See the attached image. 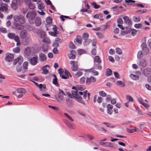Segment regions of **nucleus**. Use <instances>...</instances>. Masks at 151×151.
Masks as SVG:
<instances>
[{
	"label": "nucleus",
	"instance_id": "nucleus-15",
	"mask_svg": "<svg viewBox=\"0 0 151 151\" xmlns=\"http://www.w3.org/2000/svg\"><path fill=\"white\" fill-rule=\"evenodd\" d=\"M27 32L25 30H23L20 32V37L21 38L24 39L27 36Z\"/></svg>",
	"mask_w": 151,
	"mask_h": 151
},
{
	"label": "nucleus",
	"instance_id": "nucleus-62",
	"mask_svg": "<svg viewBox=\"0 0 151 151\" xmlns=\"http://www.w3.org/2000/svg\"><path fill=\"white\" fill-rule=\"evenodd\" d=\"M131 34L132 36H134L136 35L137 33V30L135 29H132Z\"/></svg>",
	"mask_w": 151,
	"mask_h": 151
},
{
	"label": "nucleus",
	"instance_id": "nucleus-43",
	"mask_svg": "<svg viewBox=\"0 0 151 151\" xmlns=\"http://www.w3.org/2000/svg\"><path fill=\"white\" fill-rule=\"evenodd\" d=\"M42 49L43 52L45 53H47L48 52V47L47 46L43 45Z\"/></svg>",
	"mask_w": 151,
	"mask_h": 151
},
{
	"label": "nucleus",
	"instance_id": "nucleus-13",
	"mask_svg": "<svg viewBox=\"0 0 151 151\" xmlns=\"http://www.w3.org/2000/svg\"><path fill=\"white\" fill-rule=\"evenodd\" d=\"M35 25L37 27L40 26L42 23L41 18L39 17H37L35 19Z\"/></svg>",
	"mask_w": 151,
	"mask_h": 151
},
{
	"label": "nucleus",
	"instance_id": "nucleus-30",
	"mask_svg": "<svg viewBox=\"0 0 151 151\" xmlns=\"http://www.w3.org/2000/svg\"><path fill=\"white\" fill-rule=\"evenodd\" d=\"M41 1H39L37 3L39 4L38 6V8L40 9H42L44 8L45 6L43 4L41 3Z\"/></svg>",
	"mask_w": 151,
	"mask_h": 151
},
{
	"label": "nucleus",
	"instance_id": "nucleus-61",
	"mask_svg": "<svg viewBox=\"0 0 151 151\" xmlns=\"http://www.w3.org/2000/svg\"><path fill=\"white\" fill-rule=\"evenodd\" d=\"M76 87L78 89L81 91H83L85 89L82 86H77Z\"/></svg>",
	"mask_w": 151,
	"mask_h": 151
},
{
	"label": "nucleus",
	"instance_id": "nucleus-5",
	"mask_svg": "<svg viewBox=\"0 0 151 151\" xmlns=\"http://www.w3.org/2000/svg\"><path fill=\"white\" fill-rule=\"evenodd\" d=\"M23 0H12L11 5L12 8L14 10H16L18 9L17 5L18 4V2H22Z\"/></svg>",
	"mask_w": 151,
	"mask_h": 151
},
{
	"label": "nucleus",
	"instance_id": "nucleus-12",
	"mask_svg": "<svg viewBox=\"0 0 151 151\" xmlns=\"http://www.w3.org/2000/svg\"><path fill=\"white\" fill-rule=\"evenodd\" d=\"M24 53L26 56L27 57L31 56L32 55L31 48L29 47H26Z\"/></svg>",
	"mask_w": 151,
	"mask_h": 151
},
{
	"label": "nucleus",
	"instance_id": "nucleus-39",
	"mask_svg": "<svg viewBox=\"0 0 151 151\" xmlns=\"http://www.w3.org/2000/svg\"><path fill=\"white\" fill-rule=\"evenodd\" d=\"M47 65L44 66L43 68V72H42V74H46L48 73V70L46 69V66Z\"/></svg>",
	"mask_w": 151,
	"mask_h": 151
},
{
	"label": "nucleus",
	"instance_id": "nucleus-51",
	"mask_svg": "<svg viewBox=\"0 0 151 151\" xmlns=\"http://www.w3.org/2000/svg\"><path fill=\"white\" fill-rule=\"evenodd\" d=\"M13 51L15 53H18L20 51V49L19 47H16L13 48Z\"/></svg>",
	"mask_w": 151,
	"mask_h": 151
},
{
	"label": "nucleus",
	"instance_id": "nucleus-58",
	"mask_svg": "<svg viewBox=\"0 0 151 151\" xmlns=\"http://www.w3.org/2000/svg\"><path fill=\"white\" fill-rule=\"evenodd\" d=\"M143 54V52L142 51H139L137 53V58L140 59L141 58V55Z\"/></svg>",
	"mask_w": 151,
	"mask_h": 151
},
{
	"label": "nucleus",
	"instance_id": "nucleus-37",
	"mask_svg": "<svg viewBox=\"0 0 151 151\" xmlns=\"http://www.w3.org/2000/svg\"><path fill=\"white\" fill-rule=\"evenodd\" d=\"M117 84L119 86L123 87L125 86V84L123 82L121 81H118L116 82Z\"/></svg>",
	"mask_w": 151,
	"mask_h": 151
},
{
	"label": "nucleus",
	"instance_id": "nucleus-31",
	"mask_svg": "<svg viewBox=\"0 0 151 151\" xmlns=\"http://www.w3.org/2000/svg\"><path fill=\"white\" fill-rule=\"evenodd\" d=\"M42 38V41L43 42L48 44L50 43V40L48 38L44 37Z\"/></svg>",
	"mask_w": 151,
	"mask_h": 151
},
{
	"label": "nucleus",
	"instance_id": "nucleus-7",
	"mask_svg": "<svg viewBox=\"0 0 151 151\" xmlns=\"http://www.w3.org/2000/svg\"><path fill=\"white\" fill-rule=\"evenodd\" d=\"M8 5L6 4L1 3L0 4V11L4 12H7L8 10Z\"/></svg>",
	"mask_w": 151,
	"mask_h": 151
},
{
	"label": "nucleus",
	"instance_id": "nucleus-11",
	"mask_svg": "<svg viewBox=\"0 0 151 151\" xmlns=\"http://www.w3.org/2000/svg\"><path fill=\"white\" fill-rule=\"evenodd\" d=\"M38 57L36 55L31 58L30 61V63L32 65L34 66L36 65L38 63Z\"/></svg>",
	"mask_w": 151,
	"mask_h": 151
},
{
	"label": "nucleus",
	"instance_id": "nucleus-18",
	"mask_svg": "<svg viewBox=\"0 0 151 151\" xmlns=\"http://www.w3.org/2000/svg\"><path fill=\"white\" fill-rule=\"evenodd\" d=\"M151 70L150 68H146L144 69L143 73L145 75L148 76L151 73Z\"/></svg>",
	"mask_w": 151,
	"mask_h": 151
},
{
	"label": "nucleus",
	"instance_id": "nucleus-6",
	"mask_svg": "<svg viewBox=\"0 0 151 151\" xmlns=\"http://www.w3.org/2000/svg\"><path fill=\"white\" fill-rule=\"evenodd\" d=\"M70 64L72 65L71 68L73 71H75L78 70V66L77 62H75L74 61H70Z\"/></svg>",
	"mask_w": 151,
	"mask_h": 151
},
{
	"label": "nucleus",
	"instance_id": "nucleus-9",
	"mask_svg": "<svg viewBox=\"0 0 151 151\" xmlns=\"http://www.w3.org/2000/svg\"><path fill=\"white\" fill-rule=\"evenodd\" d=\"M96 79L94 77L91 76L90 77H88L86 78V83L87 84L90 85L91 83H94L96 82Z\"/></svg>",
	"mask_w": 151,
	"mask_h": 151
},
{
	"label": "nucleus",
	"instance_id": "nucleus-21",
	"mask_svg": "<svg viewBox=\"0 0 151 151\" xmlns=\"http://www.w3.org/2000/svg\"><path fill=\"white\" fill-rule=\"evenodd\" d=\"M74 97L76 99V100L78 102L83 104L84 105H85V102H83L82 100V98L80 96L78 95Z\"/></svg>",
	"mask_w": 151,
	"mask_h": 151
},
{
	"label": "nucleus",
	"instance_id": "nucleus-1",
	"mask_svg": "<svg viewBox=\"0 0 151 151\" xmlns=\"http://www.w3.org/2000/svg\"><path fill=\"white\" fill-rule=\"evenodd\" d=\"M64 115L68 120H67L64 119V123L66 124L67 126L69 128L71 129H75L76 128V126L75 124L73 123L74 121L73 119L67 113H64Z\"/></svg>",
	"mask_w": 151,
	"mask_h": 151
},
{
	"label": "nucleus",
	"instance_id": "nucleus-42",
	"mask_svg": "<svg viewBox=\"0 0 151 151\" xmlns=\"http://www.w3.org/2000/svg\"><path fill=\"white\" fill-rule=\"evenodd\" d=\"M52 83L54 84L56 86H59L57 81V78H54L53 80Z\"/></svg>",
	"mask_w": 151,
	"mask_h": 151
},
{
	"label": "nucleus",
	"instance_id": "nucleus-47",
	"mask_svg": "<svg viewBox=\"0 0 151 151\" xmlns=\"http://www.w3.org/2000/svg\"><path fill=\"white\" fill-rule=\"evenodd\" d=\"M22 66L21 65L19 64L16 67V69L17 72H20L22 69Z\"/></svg>",
	"mask_w": 151,
	"mask_h": 151
},
{
	"label": "nucleus",
	"instance_id": "nucleus-25",
	"mask_svg": "<svg viewBox=\"0 0 151 151\" xmlns=\"http://www.w3.org/2000/svg\"><path fill=\"white\" fill-rule=\"evenodd\" d=\"M28 2L29 8L30 9H34L35 8V6L34 4H32L30 0H27Z\"/></svg>",
	"mask_w": 151,
	"mask_h": 151
},
{
	"label": "nucleus",
	"instance_id": "nucleus-50",
	"mask_svg": "<svg viewBox=\"0 0 151 151\" xmlns=\"http://www.w3.org/2000/svg\"><path fill=\"white\" fill-rule=\"evenodd\" d=\"M39 88L40 89V90L42 91V89L43 88V89H45L46 88V86L45 84L42 85L41 84H40L38 86Z\"/></svg>",
	"mask_w": 151,
	"mask_h": 151
},
{
	"label": "nucleus",
	"instance_id": "nucleus-20",
	"mask_svg": "<svg viewBox=\"0 0 151 151\" xmlns=\"http://www.w3.org/2000/svg\"><path fill=\"white\" fill-rule=\"evenodd\" d=\"M101 60L99 56H96L94 57L93 59L94 63H101Z\"/></svg>",
	"mask_w": 151,
	"mask_h": 151
},
{
	"label": "nucleus",
	"instance_id": "nucleus-38",
	"mask_svg": "<svg viewBox=\"0 0 151 151\" xmlns=\"http://www.w3.org/2000/svg\"><path fill=\"white\" fill-rule=\"evenodd\" d=\"M28 65V63L27 62H25L24 63L23 66V68L24 70V71L23 72H24L26 71V70H27Z\"/></svg>",
	"mask_w": 151,
	"mask_h": 151
},
{
	"label": "nucleus",
	"instance_id": "nucleus-10",
	"mask_svg": "<svg viewBox=\"0 0 151 151\" xmlns=\"http://www.w3.org/2000/svg\"><path fill=\"white\" fill-rule=\"evenodd\" d=\"M124 23V24H126L128 26H130L132 24V22L130 19L129 18V17L127 16H125L123 18Z\"/></svg>",
	"mask_w": 151,
	"mask_h": 151
},
{
	"label": "nucleus",
	"instance_id": "nucleus-19",
	"mask_svg": "<svg viewBox=\"0 0 151 151\" xmlns=\"http://www.w3.org/2000/svg\"><path fill=\"white\" fill-rule=\"evenodd\" d=\"M139 65L143 67H145L147 65L146 61L144 59H142L139 62Z\"/></svg>",
	"mask_w": 151,
	"mask_h": 151
},
{
	"label": "nucleus",
	"instance_id": "nucleus-55",
	"mask_svg": "<svg viewBox=\"0 0 151 151\" xmlns=\"http://www.w3.org/2000/svg\"><path fill=\"white\" fill-rule=\"evenodd\" d=\"M130 26H128V27H126V31L127 34L130 33L132 30V29L129 27Z\"/></svg>",
	"mask_w": 151,
	"mask_h": 151
},
{
	"label": "nucleus",
	"instance_id": "nucleus-36",
	"mask_svg": "<svg viewBox=\"0 0 151 151\" xmlns=\"http://www.w3.org/2000/svg\"><path fill=\"white\" fill-rule=\"evenodd\" d=\"M16 35V34L14 33H9L8 34V36L10 39H13Z\"/></svg>",
	"mask_w": 151,
	"mask_h": 151
},
{
	"label": "nucleus",
	"instance_id": "nucleus-46",
	"mask_svg": "<svg viewBox=\"0 0 151 151\" xmlns=\"http://www.w3.org/2000/svg\"><path fill=\"white\" fill-rule=\"evenodd\" d=\"M77 52L78 55H81L84 53L86 52V51L80 49L77 50Z\"/></svg>",
	"mask_w": 151,
	"mask_h": 151
},
{
	"label": "nucleus",
	"instance_id": "nucleus-60",
	"mask_svg": "<svg viewBox=\"0 0 151 151\" xmlns=\"http://www.w3.org/2000/svg\"><path fill=\"white\" fill-rule=\"evenodd\" d=\"M146 10L145 9H141L139 10L136 11V13H139L140 14H142L145 12Z\"/></svg>",
	"mask_w": 151,
	"mask_h": 151
},
{
	"label": "nucleus",
	"instance_id": "nucleus-45",
	"mask_svg": "<svg viewBox=\"0 0 151 151\" xmlns=\"http://www.w3.org/2000/svg\"><path fill=\"white\" fill-rule=\"evenodd\" d=\"M115 50L117 54L120 55L122 54V50L120 48L117 47L116 48Z\"/></svg>",
	"mask_w": 151,
	"mask_h": 151
},
{
	"label": "nucleus",
	"instance_id": "nucleus-29",
	"mask_svg": "<svg viewBox=\"0 0 151 151\" xmlns=\"http://www.w3.org/2000/svg\"><path fill=\"white\" fill-rule=\"evenodd\" d=\"M17 91L19 93H25L26 91L25 88H20L18 89Z\"/></svg>",
	"mask_w": 151,
	"mask_h": 151
},
{
	"label": "nucleus",
	"instance_id": "nucleus-24",
	"mask_svg": "<svg viewBox=\"0 0 151 151\" xmlns=\"http://www.w3.org/2000/svg\"><path fill=\"white\" fill-rule=\"evenodd\" d=\"M66 105L68 106H71L73 105L72 100L70 98H68L66 99Z\"/></svg>",
	"mask_w": 151,
	"mask_h": 151
},
{
	"label": "nucleus",
	"instance_id": "nucleus-44",
	"mask_svg": "<svg viewBox=\"0 0 151 151\" xmlns=\"http://www.w3.org/2000/svg\"><path fill=\"white\" fill-rule=\"evenodd\" d=\"M18 59V64L21 65L23 62V58L22 57H19L17 58Z\"/></svg>",
	"mask_w": 151,
	"mask_h": 151
},
{
	"label": "nucleus",
	"instance_id": "nucleus-52",
	"mask_svg": "<svg viewBox=\"0 0 151 151\" xmlns=\"http://www.w3.org/2000/svg\"><path fill=\"white\" fill-rule=\"evenodd\" d=\"M82 74V73L80 71H78L75 74V76L77 78H78Z\"/></svg>",
	"mask_w": 151,
	"mask_h": 151
},
{
	"label": "nucleus",
	"instance_id": "nucleus-57",
	"mask_svg": "<svg viewBox=\"0 0 151 151\" xmlns=\"http://www.w3.org/2000/svg\"><path fill=\"white\" fill-rule=\"evenodd\" d=\"M85 80L86 79L84 77H82L80 79V82L81 84H83L85 83Z\"/></svg>",
	"mask_w": 151,
	"mask_h": 151
},
{
	"label": "nucleus",
	"instance_id": "nucleus-34",
	"mask_svg": "<svg viewBox=\"0 0 151 151\" xmlns=\"http://www.w3.org/2000/svg\"><path fill=\"white\" fill-rule=\"evenodd\" d=\"M130 77L132 79L136 80L139 79V77L138 76L135 75L133 74H131L130 75Z\"/></svg>",
	"mask_w": 151,
	"mask_h": 151
},
{
	"label": "nucleus",
	"instance_id": "nucleus-17",
	"mask_svg": "<svg viewBox=\"0 0 151 151\" xmlns=\"http://www.w3.org/2000/svg\"><path fill=\"white\" fill-rule=\"evenodd\" d=\"M39 58L40 61H41L44 62L47 60L46 56L42 53L39 54Z\"/></svg>",
	"mask_w": 151,
	"mask_h": 151
},
{
	"label": "nucleus",
	"instance_id": "nucleus-53",
	"mask_svg": "<svg viewBox=\"0 0 151 151\" xmlns=\"http://www.w3.org/2000/svg\"><path fill=\"white\" fill-rule=\"evenodd\" d=\"M70 48L71 49H75L76 48V46L73 42H70L69 44Z\"/></svg>",
	"mask_w": 151,
	"mask_h": 151
},
{
	"label": "nucleus",
	"instance_id": "nucleus-54",
	"mask_svg": "<svg viewBox=\"0 0 151 151\" xmlns=\"http://www.w3.org/2000/svg\"><path fill=\"white\" fill-rule=\"evenodd\" d=\"M100 95L103 97H105L106 96V94L104 91H100L99 92Z\"/></svg>",
	"mask_w": 151,
	"mask_h": 151
},
{
	"label": "nucleus",
	"instance_id": "nucleus-49",
	"mask_svg": "<svg viewBox=\"0 0 151 151\" xmlns=\"http://www.w3.org/2000/svg\"><path fill=\"white\" fill-rule=\"evenodd\" d=\"M126 98L130 102H133V98L130 96L127 95L126 96Z\"/></svg>",
	"mask_w": 151,
	"mask_h": 151
},
{
	"label": "nucleus",
	"instance_id": "nucleus-3",
	"mask_svg": "<svg viewBox=\"0 0 151 151\" xmlns=\"http://www.w3.org/2000/svg\"><path fill=\"white\" fill-rule=\"evenodd\" d=\"M58 94L55 96V97L58 101L61 104H63L65 101L63 95H65L62 90L59 89Z\"/></svg>",
	"mask_w": 151,
	"mask_h": 151
},
{
	"label": "nucleus",
	"instance_id": "nucleus-41",
	"mask_svg": "<svg viewBox=\"0 0 151 151\" xmlns=\"http://www.w3.org/2000/svg\"><path fill=\"white\" fill-rule=\"evenodd\" d=\"M78 91L77 90V91L76 90V91H72V94L73 96L74 97L76 96H78Z\"/></svg>",
	"mask_w": 151,
	"mask_h": 151
},
{
	"label": "nucleus",
	"instance_id": "nucleus-23",
	"mask_svg": "<svg viewBox=\"0 0 151 151\" xmlns=\"http://www.w3.org/2000/svg\"><path fill=\"white\" fill-rule=\"evenodd\" d=\"M100 64L99 63H94L93 68L94 69L101 70L102 67Z\"/></svg>",
	"mask_w": 151,
	"mask_h": 151
},
{
	"label": "nucleus",
	"instance_id": "nucleus-48",
	"mask_svg": "<svg viewBox=\"0 0 151 151\" xmlns=\"http://www.w3.org/2000/svg\"><path fill=\"white\" fill-rule=\"evenodd\" d=\"M75 43H77L78 44H81L82 43V39L81 38H76L74 40Z\"/></svg>",
	"mask_w": 151,
	"mask_h": 151
},
{
	"label": "nucleus",
	"instance_id": "nucleus-4",
	"mask_svg": "<svg viewBox=\"0 0 151 151\" xmlns=\"http://www.w3.org/2000/svg\"><path fill=\"white\" fill-rule=\"evenodd\" d=\"M13 20L15 23L19 22L21 24H23L25 22L24 17L21 15H14L13 16Z\"/></svg>",
	"mask_w": 151,
	"mask_h": 151
},
{
	"label": "nucleus",
	"instance_id": "nucleus-2",
	"mask_svg": "<svg viewBox=\"0 0 151 151\" xmlns=\"http://www.w3.org/2000/svg\"><path fill=\"white\" fill-rule=\"evenodd\" d=\"M37 15V12L35 10L29 11L27 13L26 17L28 19L29 22L30 24L34 23V20Z\"/></svg>",
	"mask_w": 151,
	"mask_h": 151
},
{
	"label": "nucleus",
	"instance_id": "nucleus-59",
	"mask_svg": "<svg viewBox=\"0 0 151 151\" xmlns=\"http://www.w3.org/2000/svg\"><path fill=\"white\" fill-rule=\"evenodd\" d=\"M117 23L119 24H122L123 23V21L121 18H119L117 19Z\"/></svg>",
	"mask_w": 151,
	"mask_h": 151
},
{
	"label": "nucleus",
	"instance_id": "nucleus-64",
	"mask_svg": "<svg viewBox=\"0 0 151 151\" xmlns=\"http://www.w3.org/2000/svg\"><path fill=\"white\" fill-rule=\"evenodd\" d=\"M146 88L149 91H151V86L148 84H146L145 85Z\"/></svg>",
	"mask_w": 151,
	"mask_h": 151
},
{
	"label": "nucleus",
	"instance_id": "nucleus-8",
	"mask_svg": "<svg viewBox=\"0 0 151 151\" xmlns=\"http://www.w3.org/2000/svg\"><path fill=\"white\" fill-rule=\"evenodd\" d=\"M4 58L5 60L7 61L10 62L14 58V56L12 54L9 53H6Z\"/></svg>",
	"mask_w": 151,
	"mask_h": 151
},
{
	"label": "nucleus",
	"instance_id": "nucleus-22",
	"mask_svg": "<svg viewBox=\"0 0 151 151\" xmlns=\"http://www.w3.org/2000/svg\"><path fill=\"white\" fill-rule=\"evenodd\" d=\"M141 17L140 16L135 15L133 17V20L135 22H138L141 20Z\"/></svg>",
	"mask_w": 151,
	"mask_h": 151
},
{
	"label": "nucleus",
	"instance_id": "nucleus-16",
	"mask_svg": "<svg viewBox=\"0 0 151 151\" xmlns=\"http://www.w3.org/2000/svg\"><path fill=\"white\" fill-rule=\"evenodd\" d=\"M20 23H14V25L16 29L17 30H21L24 28V26Z\"/></svg>",
	"mask_w": 151,
	"mask_h": 151
},
{
	"label": "nucleus",
	"instance_id": "nucleus-40",
	"mask_svg": "<svg viewBox=\"0 0 151 151\" xmlns=\"http://www.w3.org/2000/svg\"><path fill=\"white\" fill-rule=\"evenodd\" d=\"M142 26V24L141 23L136 24L134 25V27L137 29H141Z\"/></svg>",
	"mask_w": 151,
	"mask_h": 151
},
{
	"label": "nucleus",
	"instance_id": "nucleus-14",
	"mask_svg": "<svg viewBox=\"0 0 151 151\" xmlns=\"http://www.w3.org/2000/svg\"><path fill=\"white\" fill-rule=\"evenodd\" d=\"M37 34L41 38H44L45 36V32L41 29H38L37 31Z\"/></svg>",
	"mask_w": 151,
	"mask_h": 151
},
{
	"label": "nucleus",
	"instance_id": "nucleus-33",
	"mask_svg": "<svg viewBox=\"0 0 151 151\" xmlns=\"http://www.w3.org/2000/svg\"><path fill=\"white\" fill-rule=\"evenodd\" d=\"M88 34L87 33L85 32L83 33V35L82 37L83 39L85 41H86L87 39H88Z\"/></svg>",
	"mask_w": 151,
	"mask_h": 151
},
{
	"label": "nucleus",
	"instance_id": "nucleus-27",
	"mask_svg": "<svg viewBox=\"0 0 151 151\" xmlns=\"http://www.w3.org/2000/svg\"><path fill=\"white\" fill-rule=\"evenodd\" d=\"M142 50L143 55H147L149 52V49L147 47L143 48V49H142Z\"/></svg>",
	"mask_w": 151,
	"mask_h": 151
},
{
	"label": "nucleus",
	"instance_id": "nucleus-26",
	"mask_svg": "<svg viewBox=\"0 0 151 151\" xmlns=\"http://www.w3.org/2000/svg\"><path fill=\"white\" fill-rule=\"evenodd\" d=\"M114 146V145L112 143L110 142H106L105 143L104 147L110 148H112Z\"/></svg>",
	"mask_w": 151,
	"mask_h": 151
},
{
	"label": "nucleus",
	"instance_id": "nucleus-63",
	"mask_svg": "<svg viewBox=\"0 0 151 151\" xmlns=\"http://www.w3.org/2000/svg\"><path fill=\"white\" fill-rule=\"evenodd\" d=\"M96 34L99 38H103V34L101 33L97 32L96 33Z\"/></svg>",
	"mask_w": 151,
	"mask_h": 151
},
{
	"label": "nucleus",
	"instance_id": "nucleus-35",
	"mask_svg": "<svg viewBox=\"0 0 151 151\" xmlns=\"http://www.w3.org/2000/svg\"><path fill=\"white\" fill-rule=\"evenodd\" d=\"M111 70L109 68H108L106 70V75L107 76H109L111 75Z\"/></svg>",
	"mask_w": 151,
	"mask_h": 151
},
{
	"label": "nucleus",
	"instance_id": "nucleus-32",
	"mask_svg": "<svg viewBox=\"0 0 151 151\" xmlns=\"http://www.w3.org/2000/svg\"><path fill=\"white\" fill-rule=\"evenodd\" d=\"M46 21L47 24H52V19L51 17H48L46 19Z\"/></svg>",
	"mask_w": 151,
	"mask_h": 151
},
{
	"label": "nucleus",
	"instance_id": "nucleus-56",
	"mask_svg": "<svg viewBox=\"0 0 151 151\" xmlns=\"http://www.w3.org/2000/svg\"><path fill=\"white\" fill-rule=\"evenodd\" d=\"M92 5H93L94 6V7L96 9H98L100 7V6L97 4L95 2L92 3Z\"/></svg>",
	"mask_w": 151,
	"mask_h": 151
},
{
	"label": "nucleus",
	"instance_id": "nucleus-28",
	"mask_svg": "<svg viewBox=\"0 0 151 151\" xmlns=\"http://www.w3.org/2000/svg\"><path fill=\"white\" fill-rule=\"evenodd\" d=\"M74 52H75V51L74 50H72L70 51V52L71 53H70L68 55L70 59L73 60L75 58V55L72 54V53H73Z\"/></svg>",
	"mask_w": 151,
	"mask_h": 151
}]
</instances>
